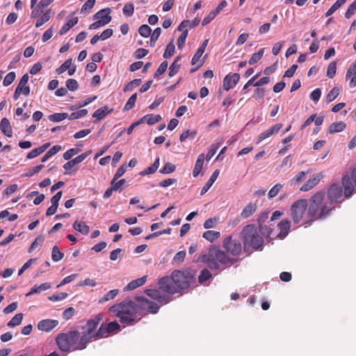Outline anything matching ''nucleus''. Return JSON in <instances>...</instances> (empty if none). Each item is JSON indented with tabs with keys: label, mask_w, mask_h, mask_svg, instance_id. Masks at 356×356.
I'll return each instance as SVG.
<instances>
[{
	"label": "nucleus",
	"mask_w": 356,
	"mask_h": 356,
	"mask_svg": "<svg viewBox=\"0 0 356 356\" xmlns=\"http://www.w3.org/2000/svg\"><path fill=\"white\" fill-rule=\"evenodd\" d=\"M197 134V131L196 130H186L184 131L179 137V140L181 142L185 141L187 138L194 139Z\"/></svg>",
	"instance_id": "nucleus-41"
},
{
	"label": "nucleus",
	"mask_w": 356,
	"mask_h": 356,
	"mask_svg": "<svg viewBox=\"0 0 356 356\" xmlns=\"http://www.w3.org/2000/svg\"><path fill=\"white\" fill-rule=\"evenodd\" d=\"M264 51L265 49L262 48L260 49L257 52L253 54L250 58L248 63L251 65L257 63L262 58L264 54Z\"/></svg>",
	"instance_id": "nucleus-43"
},
{
	"label": "nucleus",
	"mask_w": 356,
	"mask_h": 356,
	"mask_svg": "<svg viewBox=\"0 0 356 356\" xmlns=\"http://www.w3.org/2000/svg\"><path fill=\"white\" fill-rule=\"evenodd\" d=\"M51 16V10L50 9L47 10L43 15L37 19L35 23L36 27L42 26L45 22L49 20Z\"/></svg>",
	"instance_id": "nucleus-37"
},
{
	"label": "nucleus",
	"mask_w": 356,
	"mask_h": 356,
	"mask_svg": "<svg viewBox=\"0 0 356 356\" xmlns=\"http://www.w3.org/2000/svg\"><path fill=\"white\" fill-rule=\"evenodd\" d=\"M134 300L140 308V313L142 317L147 313L155 314L159 311L160 307L154 302H152L143 296H136Z\"/></svg>",
	"instance_id": "nucleus-9"
},
{
	"label": "nucleus",
	"mask_w": 356,
	"mask_h": 356,
	"mask_svg": "<svg viewBox=\"0 0 356 356\" xmlns=\"http://www.w3.org/2000/svg\"><path fill=\"white\" fill-rule=\"evenodd\" d=\"M356 11V0L354 1L350 6L348 8L346 13H345V17L346 18H350L352 15H354V13H355Z\"/></svg>",
	"instance_id": "nucleus-63"
},
{
	"label": "nucleus",
	"mask_w": 356,
	"mask_h": 356,
	"mask_svg": "<svg viewBox=\"0 0 356 356\" xmlns=\"http://www.w3.org/2000/svg\"><path fill=\"white\" fill-rule=\"evenodd\" d=\"M158 285L161 290L169 294L178 293L177 286H176L172 275L161 278L158 282Z\"/></svg>",
	"instance_id": "nucleus-11"
},
{
	"label": "nucleus",
	"mask_w": 356,
	"mask_h": 356,
	"mask_svg": "<svg viewBox=\"0 0 356 356\" xmlns=\"http://www.w3.org/2000/svg\"><path fill=\"white\" fill-rule=\"evenodd\" d=\"M90 153L91 151L86 152L77 156L72 160L68 161L63 165V168L65 171H70L75 165L82 162Z\"/></svg>",
	"instance_id": "nucleus-17"
},
{
	"label": "nucleus",
	"mask_w": 356,
	"mask_h": 356,
	"mask_svg": "<svg viewBox=\"0 0 356 356\" xmlns=\"http://www.w3.org/2000/svg\"><path fill=\"white\" fill-rule=\"evenodd\" d=\"M218 175H219L218 170H216L213 172V174L210 177L209 179L207 181V182L205 184V185L202 188V190L200 192L201 195H203L209 191V189L211 187V186L213 184V183L218 178Z\"/></svg>",
	"instance_id": "nucleus-29"
},
{
	"label": "nucleus",
	"mask_w": 356,
	"mask_h": 356,
	"mask_svg": "<svg viewBox=\"0 0 356 356\" xmlns=\"http://www.w3.org/2000/svg\"><path fill=\"white\" fill-rule=\"evenodd\" d=\"M309 203L305 199L298 200L291 207V216L295 224L299 223L304 220V225H311L312 222L307 223L308 219V210Z\"/></svg>",
	"instance_id": "nucleus-7"
},
{
	"label": "nucleus",
	"mask_w": 356,
	"mask_h": 356,
	"mask_svg": "<svg viewBox=\"0 0 356 356\" xmlns=\"http://www.w3.org/2000/svg\"><path fill=\"white\" fill-rule=\"evenodd\" d=\"M347 0H337L327 11L325 16L328 17L332 15L338 8L346 3Z\"/></svg>",
	"instance_id": "nucleus-47"
},
{
	"label": "nucleus",
	"mask_w": 356,
	"mask_h": 356,
	"mask_svg": "<svg viewBox=\"0 0 356 356\" xmlns=\"http://www.w3.org/2000/svg\"><path fill=\"white\" fill-rule=\"evenodd\" d=\"M72 65V59H67L66 60L57 70L56 72L58 74H63L64 72L67 70V69L71 67Z\"/></svg>",
	"instance_id": "nucleus-54"
},
{
	"label": "nucleus",
	"mask_w": 356,
	"mask_h": 356,
	"mask_svg": "<svg viewBox=\"0 0 356 356\" xmlns=\"http://www.w3.org/2000/svg\"><path fill=\"white\" fill-rule=\"evenodd\" d=\"M104 316L103 313H99L86 322L88 330H92L90 336L92 341L108 337L111 333L120 330V325L116 321L108 323H102L99 329L97 330L98 325L102 321Z\"/></svg>",
	"instance_id": "nucleus-5"
},
{
	"label": "nucleus",
	"mask_w": 356,
	"mask_h": 356,
	"mask_svg": "<svg viewBox=\"0 0 356 356\" xmlns=\"http://www.w3.org/2000/svg\"><path fill=\"white\" fill-rule=\"evenodd\" d=\"M201 261L211 270H218L220 266L225 267L234 264L237 259L230 257L217 246H211L206 254L201 255Z\"/></svg>",
	"instance_id": "nucleus-4"
},
{
	"label": "nucleus",
	"mask_w": 356,
	"mask_h": 356,
	"mask_svg": "<svg viewBox=\"0 0 356 356\" xmlns=\"http://www.w3.org/2000/svg\"><path fill=\"white\" fill-rule=\"evenodd\" d=\"M205 51V46H200V47L197 49L196 53L192 58L191 64L193 65H197V67L191 70V72L196 71L199 69L204 63V60H200V58L202 57L203 53Z\"/></svg>",
	"instance_id": "nucleus-18"
},
{
	"label": "nucleus",
	"mask_w": 356,
	"mask_h": 356,
	"mask_svg": "<svg viewBox=\"0 0 356 356\" xmlns=\"http://www.w3.org/2000/svg\"><path fill=\"white\" fill-rule=\"evenodd\" d=\"M341 89L338 87L333 88L327 95L326 101L327 102H331L334 100L339 95Z\"/></svg>",
	"instance_id": "nucleus-45"
},
{
	"label": "nucleus",
	"mask_w": 356,
	"mask_h": 356,
	"mask_svg": "<svg viewBox=\"0 0 356 356\" xmlns=\"http://www.w3.org/2000/svg\"><path fill=\"white\" fill-rule=\"evenodd\" d=\"M29 81V75L25 74L21 78L19 83L16 88H19L21 91H22V94L27 96L30 93V88L26 86V83Z\"/></svg>",
	"instance_id": "nucleus-25"
},
{
	"label": "nucleus",
	"mask_w": 356,
	"mask_h": 356,
	"mask_svg": "<svg viewBox=\"0 0 356 356\" xmlns=\"http://www.w3.org/2000/svg\"><path fill=\"white\" fill-rule=\"evenodd\" d=\"M240 75L238 73L229 74L223 79V88L228 91L233 88L239 81Z\"/></svg>",
	"instance_id": "nucleus-14"
},
{
	"label": "nucleus",
	"mask_w": 356,
	"mask_h": 356,
	"mask_svg": "<svg viewBox=\"0 0 356 356\" xmlns=\"http://www.w3.org/2000/svg\"><path fill=\"white\" fill-rule=\"evenodd\" d=\"M346 128V124L343 122H334L330 125L328 131L330 134H334L342 131Z\"/></svg>",
	"instance_id": "nucleus-35"
},
{
	"label": "nucleus",
	"mask_w": 356,
	"mask_h": 356,
	"mask_svg": "<svg viewBox=\"0 0 356 356\" xmlns=\"http://www.w3.org/2000/svg\"><path fill=\"white\" fill-rule=\"evenodd\" d=\"M355 75H356V60L349 67L346 72V78L348 79Z\"/></svg>",
	"instance_id": "nucleus-64"
},
{
	"label": "nucleus",
	"mask_w": 356,
	"mask_h": 356,
	"mask_svg": "<svg viewBox=\"0 0 356 356\" xmlns=\"http://www.w3.org/2000/svg\"><path fill=\"white\" fill-rule=\"evenodd\" d=\"M109 311L116 314L122 324L131 325L138 323L141 318L140 308L136 300H124L109 308Z\"/></svg>",
	"instance_id": "nucleus-3"
},
{
	"label": "nucleus",
	"mask_w": 356,
	"mask_h": 356,
	"mask_svg": "<svg viewBox=\"0 0 356 356\" xmlns=\"http://www.w3.org/2000/svg\"><path fill=\"white\" fill-rule=\"evenodd\" d=\"M241 236L245 251L249 250L250 248L256 250H259L264 245V239L259 234L257 229L254 225H248L244 227Z\"/></svg>",
	"instance_id": "nucleus-6"
},
{
	"label": "nucleus",
	"mask_w": 356,
	"mask_h": 356,
	"mask_svg": "<svg viewBox=\"0 0 356 356\" xmlns=\"http://www.w3.org/2000/svg\"><path fill=\"white\" fill-rule=\"evenodd\" d=\"M81 334L77 330L60 333L56 338L58 348L65 353L85 349L92 341V330H88L87 324L81 327Z\"/></svg>",
	"instance_id": "nucleus-2"
},
{
	"label": "nucleus",
	"mask_w": 356,
	"mask_h": 356,
	"mask_svg": "<svg viewBox=\"0 0 356 356\" xmlns=\"http://www.w3.org/2000/svg\"><path fill=\"white\" fill-rule=\"evenodd\" d=\"M145 293L154 300H158L161 298V292L156 289H147Z\"/></svg>",
	"instance_id": "nucleus-61"
},
{
	"label": "nucleus",
	"mask_w": 356,
	"mask_h": 356,
	"mask_svg": "<svg viewBox=\"0 0 356 356\" xmlns=\"http://www.w3.org/2000/svg\"><path fill=\"white\" fill-rule=\"evenodd\" d=\"M343 200V189L337 184H332L326 193H315L309 199L307 223L327 218Z\"/></svg>",
	"instance_id": "nucleus-1"
},
{
	"label": "nucleus",
	"mask_w": 356,
	"mask_h": 356,
	"mask_svg": "<svg viewBox=\"0 0 356 356\" xmlns=\"http://www.w3.org/2000/svg\"><path fill=\"white\" fill-rule=\"evenodd\" d=\"M64 257V253L60 252L58 247L55 245L52 248L51 259L54 261L58 262L60 261Z\"/></svg>",
	"instance_id": "nucleus-42"
},
{
	"label": "nucleus",
	"mask_w": 356,
	"mask_h": 356,
	"mask_svg": "<svg viewBox=\"0 0 356 356\" xmlns=\"http://www.w3.org/2000/svg\"><path fill=\"white\" fill-rule=\"evenodd\" d=\"M174 282L177 286V291L188 289L194 280L193 274L188 270H175L172 273Z\"/></svg>",
	"instance_id": "nucleus-8"
},
{
	"label": "nucleus",
	"mask_w": 356,
	"mask_h": 356,
	"mask_svg": "<svg viewBox=\"0 0 356 356\" xmlns=\"http://www.w3.org/2000/svg\"><path fill=\"white\" fill-rule=\"evenodd\" d=\"M282 128V124L278 123L276 124L269 129H268L266 131L261 133L257 138V143H260L262 140L270 137L273 134H275L279 132V131Z\"/></svg>",
	"instance_id": "nucleus-15"
},
{
	"label": "nucleus",
	"mask_w": 356,
	"mask_h": 356,
	"mask_svg": "<svg viewBox=\"0 0 356 356\" xmlns=\"http://www.w3.org/2000/svg\"><path fill=\"white\" fill-rule=\"evenodd\" d=\"M222 247L225 252L234 256H238L242 250V245L239 241L233 239L232 236L225 237L222 242Z\"/></svg>",
	"instance_id": "nucleus-10"
},
{
	"label": "nucleus",
	"mask_w": 356,
	"mask_h": 356,
	"mask_svg": "<svg viewBox=\"0 0 356 356\" xmlns=\"http://www.w3.org/2000/svg\"><path fill=\"white\" fill-rule=\"evenodd\" d=\"M204 161V154H200L197 159V161L195 162V167H194V169L193 171V176L194 177H197L198 175L200 173V172L202 169V167H203Z\"/></svg>",
	"instance_id": "nucleus-32"
},
{
	"label": "nucleus",
	"mask_w": 356,
	"mask_h": 356,
	"mask_svg": "<svg viewBox=\"0 0 356 356\" xmlns=\"http://www.w3.org/2000/svg\"><path fill=\"white\" fill-rule=\"evenodd\" d=\"M44 241V237L42 236H38L34 241L32 243L29 252H31L33 250L36 249L37 248L40 247L42 243Z\"/></svg>",
	"instance_id": "nucleus-59"
},
{
	"label": "nucleus",
	"mask_w": 356,
	"mask_h": 356,
	"mask_svg": "<svg viewBox=\"0 0 356 356\" xmlns=\"http://www.w3.org/2000/svg\"><path fill=\"white\" fill-rule=\"evenodd\" d=\"M79 19L77 17L67 18L66 23L61 27L59 33L60 35L65 34L70 29L78 23Z\"/></svg>",
	"instance_id": "nucleus-27"
},
{
	"label": "nucleus",
	"mask_w": 356,
	"mask_h": 356,
	"mask_svg": "<svg viewBox=\"0 0 356 356\" xmlns=\"http://www.w3.org/2000/svg\"><path fill=\"white\" fill-rule=\"evenodd\" d=\"M95 0H88L82 6L81 9V13L83 14H87L90 12V10L94 7L95 4Z\"/></svg>",
	"instance_id": "nucleus-51"
},
{
	"label": "nucleus",
	"mask_w": 356,
	"mask_h": 356,
	"mask_svg": "<svg viewBox=\"0 0 356 356\" xmlns=\"http://www.w3.org/2000/svg\"><path fill=\"white\" fill-rule=\"evenodd\" d=\"M73 228L81 233L82 234L86 235L89 233L90 227L85 222L75 221L73 224Z\"/></svg>",
	"instance_id": "nucleus-33"
},
{
	"label": "nucleus",
	"mask_w": 356,
	"mask_h": 356,
	"mask_svg": "<svg viewBox=\"0 0 356 356\" xmlns=\"http://www.w3.org/2000/svg\"><path fill=\"white\" fill-rule=\"evenodd\" d=\"M141 83V79H136L133 81L129 82L124 88L123 90L124 92L133 90L136 87L139 86V85Z\"/></svg>",
	"instance_id": "nucleus-48"
},
{
	"label": "nucleus",
	"mask_w": 356,
	"mask_h": 356,
	"mask_svg": "<svg viewBox=\"0 0 356 356\" xmlns=\"http://www.w3.org/2000/svg\"><path fill=\"white\" fill-rule=\"evenodd\" d=\"M118 289H113L106 293L99 300V303H103L107 302L108 300L114 299L116 296L118 294Z\"/></svg>",
	"instance_id": "nucleus-39"
},
{
	"label": "nucleus",
	"mask_w": 356,
	"mask_h": 356,
	"mask_svg": "<svg viewBox=\"0 0 356 356\" xmlns=\"http://www.w3.org/2000/svg\"><path fill=\"white\" fill-rule=\"evenodd\" d=\"M23 314L19 313L15 314L12 319L8 323L7 325L10 327H13L21 324L23 319Z\"/></svg>",
	"instance_id": "nucleus-40"
},
{
	"label": "nucleus",
	"mask_w": 356,
	"mask_h": 356,
	"mask_svg": "<svg viewBox=\"0 0 356 356\" xmlns=\"http://www.w3.org/2000/svg\"><path fill=\"white\" fill-rule=\"evenodd\" d=\"M111 10L109 8L102 9L93 16V19L103 21L105 24H107L111 20Z\"/></svg>",
	"instance_id": "nucleus-19"
},
{
	"label": "nucleus",
	"mask_w": 356,
	"mask_h": 356,
	"mask_svg": "<svg viewBox=\"0 0 356 356\" xmlns=\"http://www.w3.org/2000/svg\"><path fill=\"white\" fill-rule=\"evenodd\" d=\"M113 111V108H109L107 106L98 108L92 114V117L96 118V120H95L94 122L104 118L108 114L112 113Z\"/></svg>",
	"instance_id": "nucleus-22"
},
{
	"label": "nucleus",
	"mask_w": 356,
	"mask_h": 356,
	"mask_svg": "<svg viewBox=\"0 0 356 356\" xmlns=\"http://www.w3.org/2000/svg\"><path fill=\"white\" fill-rule=\"evenodd\" d=\"M147 275L136 279L130 282L124 288V291H131L143 286L147 281Z\"/></svg>",
	"instance_id": "nucleus-23"
},
{
	"label": "nucleus",
	"mask_w": 356,
	"mask_h": 356,
	"mask_svg": "<svg viewBox=\"0 0 356 356\" xmlns=\"http://www.w3.org/2000/svg\"><path fill=\"white\" fill-rule=\"evenodd\" d=\"M342 185L344 188V196L346 198L350 197L353 191L354 188L352 182L350 181V177L348 175H345L342 179Z\"/></svg>",
	"instance_id": "nucleus-20"
},
{
	"label": "nucleus",
	"mask_w": 356,
	"mask_h": 356,
	"mask_svg": "<svg viewBox=\"0 0 356 356\" xmlns=\"http://www.w3.org/2000/svg\"><path fill=\"white\" fill-rule=\"evenodd\" d=\"M16 77L15 73L14 72H9L3 79V84L4 86H8L10 85L15 80Z\"/></svg>",
	"instance_id": "nucleus-58"
},
{
	"label": "nucleus",
	"mask_w": 356,
	"mask_h": 356,
	"mask_svg": "<svg viewBox=\"0 0 356 356\" xmlns=\"http://www.w3.org/2000/svg\"><path fill=\"white\" fill-rule=\"evenodd\" d=\"M200 18L199 17H195L194 19L193 20H184L178 26V30L179 31H183V29H187V28H193V27H195L196 26H197L199 24H200Z\"/></svg>",
	"instance_id": "nucleus-30"
},
{
	"label": "nucleus",
	"mask_w": 356,
	"mask_h": 356,
	"mask_svg": "<svg viewBox=\"0 0 356 356\" xmlns=\"http://www.w3.org/2000/svg\"><path fill=\"white\" fill-rule=\"evenodd\" d=\"M278 228L280 230L277 236L281 239L285 238L288 235L291 228V222L287 220L280 221L278 225Z\"/></svg>",
	"instance_id": "nucleus-21"
},
{
	"label": "nucleus",
	"mask_w": 356,
	"mask_h": 356,
	"mask_svg": "<svg viewBox=\"0 0 356 356\" xmlns=\"http://www.w3.org/2000/svg\"><path fill=\"white\" fill-rule=\"evenodd\" d=\"M323 177L324 174L322 172L313 175L310 179H309V180H307V181L300 187V190L304 192L312 190L318 184Z\"/></svg>",
	"instance_id": "nucleus-13"
},
{
	"label": "nucleus",
	"mask_w": 356,
	"mask_h": 356,
	"mask_svg": "<svg viewBox=\"0 0 356 356\" xmlns=\"http://www.w3.org/2000/svg\"><path fill=\"white\" fill-rule=\"evenodd\" d=\"M152 32L151 28L147 25L143 24L140 26L138 29V33L139 34L144 38H148L150 36Z\"/></svg>",
	"instance_id": "nucleus-50"
},
{
	"label": "nucleus",
	"mask_w": 356,
	"mask_h": 356,
	"mask_svg": "<svg viewBox=\"0 0 356 356\" xmlns=\"http://www.w3.org/2000/svg\"><path fill=\"white\" fill-rule=\"evenodd\" d=\"M282 185L281 184H275L268 192V197L273 198L275 197L282 190Z\"/></svg>",
	"instance_id": "nucleus-56"
},
{
	"label": "nucleus",
	"mask_w": 356,
	"mask_h": 356,
	"mask_svg": "<svg viewBox=\"0 0 356 356\" xmlns=\"http://www.w3.org/2000/svg\"><path fill=\"white\" fill-rule=\"evenodd\" d=\"M0 129L3 134L7 137L13 136V130L9 120L6 118H3L0 123Z\"/></svg>",
	"instance_id": "nucleus-24"
},
{
	"label": "nucleus",
	"mask_w": 356,
	"mask_h": 356,
	"mask_svg": "<svg viewBox=\"0 0 356 356\" xmlns=\"http://www.w3.org/2000/svg\"><path fill=\"white\" fill-rule=\"evenodd\" d=\"M79 148H72L66 151L63 154V159L66 161H69L73 156L77 154L80 152Z\"/></svg>",
	"instance_id": "nucleus-55"
},
{
	"label": "nucleus",
	"mask_w": 356,
	"mask_h": 356,
	"mask_svg": "<svg viewBox=\"0 0 356 356\" xmlns=\"http://www.w3.org/2000/svg\"><path fill=\"white\" fill-rule=\"evenodd\" d=\"M50 146V143H47L43 144L42 146L35 148L32 149L26 156V159H31L37 157L43 153Z\"/></svg>",
	"instance_id": "nucleus-26"
},
{
	"label": "nucleus",
	"mask_w": 356,
	"mask_h": 356,
	"mask_svg": "<svg viewBox=\"0 0 356 356\" xmlns=\"http://www.w3.org/2000/svg\"><path fill=\"white\" fill-rule=\"evenodd\" d=\"M66 87L71 91H75L79 88V83L76 80L73 79H69L66 81Z\"/></svg>",
	"instance_id": "nucleus-57"
},
{
	"label": "nucleus",
	"mask_w": 356,
	"mask_h": 356,
	"mask_svg": "<svg viewBox=\"0 0 356 356\" xmlns=\"http://www.w3.org/2000/svg\"><path fill=\"white\" fill-rule=\"evenodd\" d=\"M176 169L175 165L171 163H167L160 170V173L167 175L173 172Z\"/></svg>",
	"instance_id": "nucleus-52"
},
{
	"label": "nucleus",
	"mask_w": 356,
	"mask_h": 356,
	"mask_svg": "<svg viewBox=\"0 0 356 356\" xmlns=\"http://www.w3.org/2000/svg\"><path fill=\"white\" fill-rule=\"evenodd\" d=\"M58 325L57 320L44 319L38 323V328L44 332H50Z\"/></svg>",
	"instance_id": "nucleus-16"
},
{
	"label": "nucleus",
	"mask_w": 356,
	"mask_h": 356,
	"mask_svg": "<svg viewBox=\"0 0 356 356\" xmlns=\"http://www.w3.org/2000/svg\"><path fill=\"white\" fill-rule=\"evenodd\" d=\"M337 72V64L335 62H332L327 67V76L329 78H333Z\"/></svg>",
	"instance_id": "nucleus-62"
},
{
	"label": "nucleus",
	"mask_w": 356,
	"mask_h": 356,
	"mask_svg": "<svg viewBox=\"0 0 356 356\" xmlns=\"http://www.w3.org/2000/svg\"><path fill=\"white\" fill-rule=\"evenodd\" d=\"M257 203H249L243 209L241 216L243 218H248L251 216L257 210Z\"/></svg>",
	"instance_id": "nucleus-28"
},
{
	"label": "nucleus",
	"mask_w": 356,
	"mask_h": 356,
	"mask_svg": "<svg viewBox=\"0 0 356 356\" xmlns=\"http://www.w3.org/2000/svg\"><path fill=\"white\" fill-rule=\"evenodd\" d=\"M137 99V93L133 94L127 100V103L124 105L123 111H129L133 108L135 106L136 101Z\"/></svg>",
	"instance_id": "nucleus-49"
},
{
	"label": "nucleus",
	"mask_w": 356,
	"mask_h": 356,
	"mask_svg": "<svg viewBox=\"0 0 356 356\" xmlns=\"http://www.w3.org/2000/svg\"><path fill=\"white\" fill-rule=\"evenodd\" d=\"M212 277L211 272L207 268H204L201 270L200 275L198 277V281L200 284L209 280Z\"/></svg>",
	"instance_id": "nucleus-46"
},
{
	"label": "nucleus",
	"mask_w": 356,
	"mask_h": 356,
	"mask_svg": "<svg viewBox=\"0 0 356 356\" xmlns=\"http://www.w3.org/2000/svg\"><path fill=\"white\" fill-rule=\"evenodd\" d=\"M37 1L38 0L31 1V7L33 9L31 16L33 18L38 17L41 13H42L44 8L50 5L54 0H41L38 4L36 5Z\"/></svg>",
	"instance_id": "nucleus-12"
},
{
	"label": "nucleus",
	"mask_w": 356,
	"mask_h": 356,
	"mask_svg": "<svg viewBox=\"0 0 356 356\" xmlns=\"http://www.w3.org/2000/svg\"><path fill=\"white\" fill-rule=\"evenodd\" d=\"M88 114L87 109H81L75 112L72 113L70 115H68L67 118L70 120H74L79 118H82L85 117Z\"/></svg>",
	"instance_id": "nucleus-44"
},
{
	"label": "nucleus",
	"mask_w": 356,
	"mask_h": 356,
	"mask_svg": "<svg viewBox=\"0 0 356 356\" xmlns=\"http://www.w3.org/2000/svg\"><path fill=\"white\" fill-rule=\"evenodd\" d=\"M202 236L206 240L213 242L220 236V233L217 231L208 230L203 234Z\"/></svg>",
	"instance_id": "nucleus-36"
},
{
	"label": "nucleus",
	"mask_w": 356,
	"mask_h": 356,
	"mask_svg": "<svg viewBox=\"0 0 356 356\" xmlns=\"http://www.w3.org/2000/svg\"><path fill=\"white\" fill-rule=\"evenodd\" d=\"M141 123L147 122L149 125H152L160 122L162 118L160 115L148 114L140 119Z\"/></svg>",
	"instance_id": "nucleus-31"
},
{
	"label": "nucleus",
	"mask_w": 356,
	"mask_h": 356,
	"mask_svg": "<svg viewBox=\"0 0 356 356\" xmlns=\"http://www.w3.org/2000/svg\"><path fill=\"white\" fill-rule=\"evenodd\" d=\"M44 167V165L40 164L33 167V168L28 170V172L24 175L25 177H31L33 176L35 174L39 172Z\"/></svg>",
	"instance_id": "nucleus-60"
},
{
	"label": "nucleus",
	"mask_w": 356,
	"mask_h": 356,
	"mask_svg": "<svg viewBox=\"0 0 356 356\" xmlns=\"http://www.w3.org/2000/svg\"><path fill=\"white\" fill-rule=\"evenodd\" d=\"M68 114L67 113H56L48 116V119L53 122H58L67 118Z\"/></svg>",
	"instance_id": "nucleus-38"
},
{
	"label": "nucleus",
	"mask_w": 356,
	"mask_h": 356,
	"mask_svg": "<svg viewBox=\"0 0 356 356\" xmlns=\"http://www.w3.org/2000/svg\"><path fill=\"white\" fill-rule=\"evenodd\" d=\"M168 66V61L165 60L161 63V65L159 66L158 69L156 70V72L154 74V78H158L161 75H162L167 70Z\"/></svg>",
	"instance_id": "nucleus-53"
},
{
	"label": "nucleus",
	"mask_w": 356,
	"mask_h": 356,
	"mask_svg": "<svg viewBox=\"0 0 356 356\" xmlns=\"http://www.w3.org/2000/svg\"><path fill=\"white\" fill-rule=\"evenodd\" d=\"M179 61H180V57L177 56L175 59L173 63L171 64V65L169 67V72H168L169 76L172 77L178 73V72L180 69V67H181V64H180Z\"/></svg>",
	"instance_id": "nucleus-34"
}]
</instances>
